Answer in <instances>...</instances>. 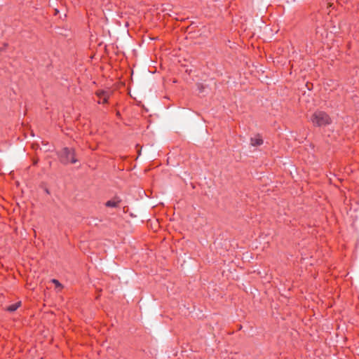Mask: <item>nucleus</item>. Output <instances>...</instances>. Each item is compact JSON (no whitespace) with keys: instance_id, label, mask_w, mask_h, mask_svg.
<instances>
[{"instance_id":"f257e3e1","label":"nucleus","mask_w":359,"mask_h":359,"mask_svg":"<svg viewBox=\"0 0 359 359\" xmlns=\"http://www.w3.org/2000/svg\"><path fill=\"white\" fill-rule=\"evenodd\" d=\"M310 121L313 125L316 127H324L332 123L330 116L323 111H315L311 116Z\"/></svg>"},{"instance_id":"f03ea898","label":"nucleus","mask_w":359,"mask_h":359,"mask_svg":"<svg viewBox=\"0 0 359 359\" xmlns=\"http://www.w3.org/2000/svg\"><path fill=\"white\" fill-rule=\"evenodd\" d=\"M60 158L63 164L75 163L77 162V159L75 157V150L73 148H63L60 152Z\"/></svg>"},{"instance_id":"7ed1b4c3","label":"nucleus","mask_w":359,"mask_h":359,"mask_svg":"<svg viewBox=\"0 0 359 359\" xmlns=\"http://www.w3.org/2000/svg\"><path fill=\"white\" fill-rule=\"evenodd\" d=\"M95 95L102 100L98 102V103L106 104L108 102V100L111 95V91L109 90H98L96 91Z\"/></svg>"},{"instance_id":"20e7f679","label":"nucleus","mask_w":359,"mask_h":359,"mask_svg":"<svg viewBox=\"0 0 359 359\" xmlns=\"http://www.w3.org/2000/svg\"><path fill=\"white\" fill-rule=\"evenodd\" d=\"M263 142V139L259 135L250 138V144L253 147L260 146Z\"/></svg>"},{"instance_id":"39448f33","label":"nucleus","mask_w":359,"mask_h":359,"mask_svg":"<svg viewBox=\"0 0 359 359\" xmlns=\"http://www.w3.org/2000/svg\"><path fill=\"white\" fill-rule=\"evenodd\" d=\"M121 199L114 197L112 200H109L105 203V205L109 208H117L121 203Z\"/></svg>"},{"instance_id":"423d86ee","label":"nucleus","mask_w":359,"mask_h":359,"mask_svg":"<svg viewBox=\"0 0 359 359\" xmlns=\"http://www.w3.org/2000/svg\"><path fill=\"white\" fill-rule=\"evenodd\" d=\"M22 305L21 301H19L13 304H11L6 307V311L9 313H13Z\"/></svg>"},{"instance_id":"0eeeda50","label":"nucleus","mask_w":359,"mask_h":359,"mask_svg":"<svg viewBox=\"0 0 359 359\" xmlns=\"http://www.w3.org/2000/svg\"><path fill=\"white\" fill-rule=\"evenodd\" d=\"M53 283H54L55 284V285H56V286H60V285H61V284L60 283V282H59L57 280H56V279H53Z\"/></svg>"}]
</instances>
